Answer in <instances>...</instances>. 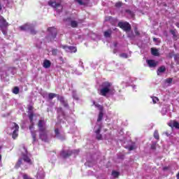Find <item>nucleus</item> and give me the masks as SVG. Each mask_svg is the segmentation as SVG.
I'll return each instance as SVG.
<instances>
[{"label": "nucleus", "mask_w": 179, "mask_h": 179, "mask_svg": "<svg viewBox=\"0 0 179 179\" xmlns=\"http://www.w3.org/2000/svg\"><path fill=\"white\" fill-rule=\"evenodd\" d=\"M115 93V88L113 83L105 81L102 83L99 87V94L104 97H110V96H114Z\"/></svg>", "instance_id": "nucleus-1"}, {"label": "nucleus", "mask_w": 179, "mask_h": 179, "mask_svg": "<svg viewBox=\"0 0 179 179\" xmlns=\"http://www.w3.org/2000/svg\"><path fill=\"white\" fill-rule=\"evenodd\" d=\"M93 103V106H95L96 108H98V110H99V115L97 119V124L95 126L94 131V134H96V139H98V141H101L103 139V136H101V134H100V131H101V128H102V125L101 124H100V121H101V120H103V107L96 103L94 101H92Z\"/></svg>", "instance_id": "nucleus-2"}, {"label": "nucleus", "mask_w": 179, "mask_h": 179, "mask_svg": "<svg viewBox=\"0 0 179 179\" xmlns=\"http://www.w3.org/2000/svg\"><path fill=\"white\" fill-rule=\"evenodd\" d=\"M39 138L41 141L47 142L48 141V131L47 130V124L43 120L38 122Z\"/></svg>", "instance_id": "nucleus-3"}, {"label": "nucleus", "mask_w": 179, "mask_h": 179, "mask_svg": "<svg viewBox=\"0 0 179 179\" xmlns=\"http://www.w3.org/2000/svg\"><path fill=\"white\" fill-rule=\"evenodd\" d=\"M17 132H19V125L15 122L10 123L7 129V134L12 135L13 139H16L19 135Z\"/></svg>", "instance_id": "nucleus-4"}, {"label": "nucleus", "mask_w": 179, "mask_h": 179, "mask_svg": "<svg viewBox=\"0 0 179 179\" xmlns=\"http://www.w3.org/2000/svg\"><path fill=\"white\" fill-rule=\"evenodd\" d=\"M28 110H29L28 115H29V118L30 122L31 124V125L29 126V129L31 131V136H32V138H33V142L34 143V142H36V131H33V129L34 128V124L33 123L34 115H33V112H31V110H33V106H29L28 107Z\"/></svg>", "instance_id": "nucleus-5"}, {"label": "nucleus", "mask_w": 179, "mask_h": 179, "mask_svg": "<svg viewBox=\"0 0 179 179\" xmlns=\"http://www.w3.org/2000/svg\"><path fill=\"white\" fill-rule=\"evenodd\" d=\"M48 96L49 100H52V99H54V97H57V99L60 101V103L62 104V106H64V107H66V108H68V107H69L68 102H66V101H65V99H64V96H60L59 95H58L57 94H54V93H49Z\"/></svg>", "instance_id": "nucleus-6"}, {"label": "nucleus", "mask_w": 179, "mask_h": 179, "mask_svg": "<svg viewBox=\"0 0 179 179\" xmlns=\"http://www.w3.org/2000/svg\"><path fill=\"white\" fill-rule=\"evenodd\" d=\"M19 29L21 31H29L31 34H36L37 31L34 30V27L32 25V24H25L24 25H22L19 27Z\"/></svg>", "instance_id": "nucleus-7"}, {"label": "nucleus", "mask_w": 179, "mask_h": 179, "mask_svg": "<svg viewBox=\"0 0 179 179\" xmlns=\"http://www.w3.org/2000/svg\"><path fill=\"white\" fill-rule=\"evenodd\" d=\"M49 36H46L48 41H54L57 37V29L55 27H50L48 29Z\"/></svg>", "instance_id": "nucleus-8"}, {"label": "nucleus", "mask_w": 179, "mask_h": 179, "mask_svg": "<svg viewBox=\"0 0 179 179\" xmlns=\"http://www.w3.org/2000/svg\"><path fill=\"white\" fill-rule=\"evenodd\" d=\"M55 137H56L57 139H59V141H64L65 139V134L61 127H56L55 129Z\"/></svg>", "instance_id": "nucleus-9"}, {"label": "nucleus", "mask_w": 179, "mask_h": 179, "mask_svg": "<svg viewBox=\"0 0 179 179\" xmlns=\"http://www.w3.org/2000/svg\"><path fill=\"white\" fill-rule=\"evenodd\" d=\"M8 22H6V20L3 18V17H0V29L4 34V36H6L7 31H6V28L8 27Z\"/></svg>", "instance_id": "nucleus-10"}, {"label": "nucleus", "mask_w": 179, "mask_h": 179, "mask_svg": "<svg viewBox=\"0 0 179 179\" xmlns=\"http://www.w3.org/2000/svg\"><path fill=\"white\" fill-rule=\"evenodd\" d=\"M49 6H52V8H54L56 9L57 12H61L62 10V6H61V3H57L55 1H48Z\"/></svg>", "instance_id": "nucleus-11"}, {"label": "nucleus", "mask_w": 179, "mask_h": 179, "mask_svg": "<svg viewBox=\"0 0 179 179\" xmlns=\"http://www.w3.org/2000/svg\"><path fill=\"white\" fill-rule=\"evenodd\" d=\"M118 26L119 27H120V29H122V30H124V31H131V25L129 24V23L124 22H120L118 23Z\"/></svg>", "instance_id": "nucleus-12"}, {"label": "nucleus", "mask_w": 179, "mask_h": 179, "mask_svg": "<svg viewBox=\"0 0 179 179\" xmlns=\"http://www.w3.org/2000/svg\"><path fill=\"white\" fill-rule=\"evenodd\" d=\"M24 150L25 153L22 154V159L25 163H28V164H31V159H30V157L29 156V153H27V150L24 148Z\"/></svg>", "instance_id": "nucleus-13"}, {"label": "nucleus", "mask_w": 179, "mask_h": 179, "mask_svg": "<svg viewBox=\"0 0 179 179\" xmlns=\"http://www.w3.org/2000/svg\"><path fill=\"white\" fill-rule=\"evenodd\" d=\"M61 47L63 50H66V52H76V51H78V49L75 46L62 45Z\"/></svg>", "instance_id": "nucleus-14"}, {"label": "nucleus", "mask_w": 179, "mask_h": 179, "mask_svg": "<svg viewBox=\"0 0 179 179\" xmlns=\"http://www.w3.org/2000/svg\"><path fill=\"white\" fill-rule=\"evenodd\" d=\"M74 1L81 6H90V0H74Z\"/></svg>", "instance_id": "nucleus-15"}, {"label": "nucleus", "mask_w": 179, "mask_h": 179, "mask_svg": "<svg viewBox=\"0 0 179 179\" xmlns=\"http://www.w3.org/2000/svg\"><path fill=\"white\" fill-rule=\"evenodd\" d=\"M147 64L150 68H156L159 64V62L155 61L153 59H149L147 60Z\"/></svg>", "instance_id": "nucleus-16"}, {"label": "nucleus", "mask_w": 179, "mask_h": 179, "mask_svg": "<svg viewBox=\"0 0 179 179\" xmlns=\"http://www.w3.org/2000/svg\"><path fill=\"white\" fill-rule=\"evenodd\" d=\"M168 125L171 127V128H176V129H179V123L176 121L170 122Z\"/></svg>", "instance_id": "nucleus-17"}, {"label": "nucleus", "mask_w": 179, "mask_h": 179, "mask_svg": "<svg viewBox=\"0 0 179 179\" xmlns=\"http://www.w3.org/2000/svg\"><path fill=\"white\" fill-rule=\"evenodd\" d=\"M71 155H72V151L71 150L62 151L61 152V156L64 158L69 157Z\"/></svg>", "instance_id": "nucleus-18"}, {"label": "nucleus", "mask_w": 179, "mask_h": 179, "mask_svg": "<svg viewBox=\"0 0 179 179\" xmlns=\"http://www.w3.org/2000/svg\"><path fill=\"white\" fill-rule=\"evenodd\" d=\"M111 34H113V31L111 29H108L103 33V36L106 38H110V37H111Z\"/></svg>", "instance_id": "nucleus-19"}, {"label": "nucleus", "mask_w": 179, "mask_h": 179, "mask_svg": "<svg viewBox=\"0 0 179 179\" xmlns=\"http://www.w3.org/2000/svg\"><path fill=\"white\" fill-rule=\"evenodd\" d=\"M45 177V174L44 173V171H43L38 172L36 174L37 179H44Z\"/></svg>", "instance_id": "nucleus-20"}, {"label": "nucleus", "mask_w": 179, "mask_h": 179, "mask_svg": "<svg viewBox=\"0 0 179 179\" xmlns=\"http://www.w3.org/2000/svg\"><path fill=\"white\" fill-rule=\"evenodd\" d=\"M50 66H51V62H50V60L45 59L43 62V68H45L47 69L50 68Z\"/></svg>", "instance_id": "nucleus-21"}, {"label": "nucleus", "mask_w": 179, "mask_h": 179, "mask_svg": "<svg viewBox=\"0 0 179 179\" xmlns=\"http://www.w3.org/2000/svg\"><path fill=\"white\" fill-rule=\"evenodd\" d=\"M151 54L155 55V57H159V50L156 48H151Z\"/></svg>", "instance_id": "nucleus-22"}, {"label": "nucleus", "mask_w": 179, "mask_h": 179, "mask_svg": "<svg viewBox=\"0 0 179 179\" xmlns=\"http://www.w3.org/2000/svg\"><path fill=\"white\" fill-rule=\"evenodd\" d=\"M150 99H152V104H157V103H159V98H157V96H151Z\"/></svg>", "instance_id": "nucleus-23"}, {"label": "nucleus", "mask_w": 179, "mask_h": 179, "mask_svg": "<svg viewBox=\"0 0 179 179\" xmlns=\"http://www.w3.org/2000/svg\"><path fill=\"white\" fill-rule=\"evenodd\" d=\"M166 67L164 66H162L159 67L157 70V75H160V73H163V72H165Z\"/></svg>", "instance_id": "nucleus-24"}, {"label": "nucleus", "mask_w": 179, "mask_h": 179, "mask_svg": "<svg viewBox=\"0 0 179 179\" xmlns=\"http://www.w3.org/2000/svg\"><path fill=\"white\" fill-rule=\"evenodd\" d=\"M134 80H131L130 77L126 78V80L123 82V83H126V85H129V83H132Z\"/></svg>", "instance_id": "nucleus-25"}, {"label": "nucleus", "mask_w": 179, "mask_h": 179, "mask_svg": "<svg viewBox=\"0 0 179 179\" xmlns=\"http://www.w3.org/2000/svg\"><path fill=\"white\" fill-rule=\"evenodd\" d=\"M126 13H127V15H128L129 17H134V13L129 10H127Z\"/></svg>", "instance_id": "nucleus-26"}, {"label": "nucleus", "mask_w": 179, "mask_h": 179, "mask_svg": "<svg viewBox=\"0 0 179 179\" xmlns=\"http://www.w3.org/2000/svg\"><path fill=\"white\" fill-rule=\"evenodd\" d=\"M57 113L59 114V118L60 115H62V117H64V111L62 110V108H57Z\"/></svg>", "instance_id": "nucleus-27"}, {"label": "nucleus", "mask_w": 179, "mask_h": 179, "mask_svg": "<svg viewBox=\"0 0 179 179\" xmlns=\"http://www.w3.org/2000/svg\"><path fill=\"white\" fill-rule=\"evenodd\" d=\"M72 96H73V98L75 99V100H79V98L78 97V94H76V91L73 90L72 92Z\"/></svg>", "instance_id": "nucleus-28"}, {"label": "nucleus", "mask_w": 179, "mask_h": 179, "mask_svg": "<svg viewBox=\"0 0 179 179\" xmlns=\"http://www.w3.org/2000/svg\"><path fill=\"white\" fill-rule=\"evenodd\" d=\"M136 148V145H135V143H132L131 145L129 146L128 149L129 150H135Z\"/></svg>", "instance_id": "nucleus-29"}, {"label": "nucleus", "mask_w": 179, "mask_h": 179, "mask_svg": "<svg viewBox=\"0 0 179 179\" xmlns=\"http://www.w3.org/2000/svg\"><path fill=\"white\" fill-rule=\"evenodd\" d=\"M71 27H78V22L74 21V20L71 21Z\"/></svg>", "instance_id": "nucleus-30"}, {"label": "nucleus", "mask_w": 179, "mask_h": 179, "mask_svg": "<svg viewBox=\"0 0 179 179\" xmlns=\"http://www.w3.org/2000/svg\"><path fill=\"white\" fill-rule=\"evenodd\" d=\"M154 138H155V139H157V141H159V131H157V130H155L154 132Z\"/></svg>", "instance_id": "nucleus-31"}, {"label": "nucleus", "mask_w": 179, "mask_h": 179, "mask_svg": "<svg viewBox=\"0 0 179 179\" xmlns=\"http://www.w3.org/2000/svg\"><path fill=\"white\" fill-rule=\"evenodd\" d=\"M112 176L113 177H114L115 178H117V177H118V176H120V173H118L117 171H113L112 172Z\"/></svg>", "instance_id": "nucleus-32"}, {"label": "nucleus", "mask_w": 179, "mask_h": 179, "mask_svg": "<svg viewBox=\"0 0 179 179\" xmlns=\"http://www.w3.org/2000/svg\"><path fill=\"white\" fill-rule=\"evenodd\" d=\"M59 51H58L57 49H52V55H58Z\"/></svg>", "instance_id": "nucleus-33"}, {"label": "nucleus", "mask_w": 179, "mask_h": 179, "mask_svg": "<svg viewBox=\"0 0 179 179\" xmlns=\"http://www.w3.org/2000/svg\"><path fill=\"white\" fill-rule=\"evenodd\" d=\"M13 93H14V94H17L19 93V87H14V89L13 90Z\"/></svg>", "instance_id": "nucleus-34"}, {"label": "nucleus", "mask_w": 179, "mask_h": 179, "mask_svg": "<svg viewBox=\"0 0 179 179\" xmlns=\"http://www.w3.org/2000/svg\"><path fill=\"white\" fill-rule=\"evenodd\" d=\"M20 164H22V159H20L17 162L15 165L16 169H18V167H20Z\"/></svg>", "instance_id": "nucleus-35"}, {"label": "nucleus", "mask_w": 179, "mask_h": 179, "mask_svg": "<svg viewBox=\"0 0 179 179\" xmlns=\"http://www.w3.org/2000/svg\"><path fill=\"white\" fill-rule=\"evenodd\" d=\"M165 82L168 84V85H171V83L173 82V78H167Z\"/></svg>", "instance_id": "nucleus-36"}, {"label": "nucleus", "mask_w": 179, "mask_h": 179, "mask_svg": "<svg viewBox=\"0 0 179 179\" xmlns=\"http://www.w3.org/2000/svg\"><path fill=\"white\" fill-rule=\"evenodd\" d=\"M120 57H121L122 58H129V56H128L127 53H122L120 55Z\"/></svg>", "instance_id": "nucleus-37"}, {"label": "nucleus", "mask_w": 179, "mask_h": 179, "mask_svg": "<svg viewBox=\"0 0 179 179\" xmlns=\"http://www.w3.org/2000/svg\"><path fill=\"white\" fill-rule=\"evenodd\" d=\"M174 59L177 62V64H179V55H175Z\"/></svg>", "instance_id": "nucleus-38"}, {"label": "nucleus", "mask_w": 179, "mask_h": 179, "mask_svg": "<svg viewBox=\"0 0 179 179\" xmlns=\"http://www.w3.org/2000/svg\"><path fill=\"white\" fill-rule=\"evenodd\" d=\"M41 96H43V99H47L48 97V94L47 92H42Z\"/></svg>", "instance_id": "nucleus-39"}, {"label": "nucleus", "mask_w": 179, "mask_h": 179, "mask_svg": "<svg viewBox=\"0 0 179 179\" xmlns=\"http://www.w3.org/2000/svg\"><path fill=\"white\" fill-rule=\"evenodd\" d=\"M171 33L173 36L174 38H176V37H177V34L176 33V30H171Z\"/></svg>", "instance_id": "nucleus-40"}, {"label": "nucleus", "mask_w": 179, "mask_h": 179, "mask_svg": "<svg viewBox=\"0 0 179 179\" xmlns=\"http://www.w3.org/2000/svg\"><path fill=\"white\" fill-rule=\"evenodd\" d=\"M166 113H167V110L166 108H162V115H166Z\"/></svg>", "instance_id": "nucleus-41"}, {"label": "nucleus", "mask_w": 179, "mask_h": 179, "mask_svg": "<svg viewBox=\"0 0 179 179\" xmlns=\"http://www.w3.org/2000/svg\"><path fill=\"white\" fill-rule=\"evenodd\" d=\"M121 5H122V2H117V3H115V6L117 8H120V6H121Z\"/></svg>", "instance_id": "nucleus-42"}, {"label": "nucleus", "mask_w": 179, "mask_h": 179, "mask_svg": "<svg viewBox=\"0 0 179 179\" xmlns=\"http://www.w3.org/2000/svg\"><path fill=\"white\" fill-rule=\"evenodd\" d=\"M73 73H76V75H82V73L78 72V70H75V71L73 72Z\"/></svg>", "instance_id": "nucleus-43"}, {"label": "nucleus", "mask_w": 179, "mask_h": 179, "mask_svg": "<svg viewBox=\"0 0 179 179\" xmlns=\"http://www.w3.org/2000/svg\"><path fill=\"white\" fill-rule=\"evenodd\" d=\"M151 149H156V144H152L151 145Z\"/></svg>", "instance_id": "nucleus-44"}, {"label": "nucleus", "mask_w": 179, "mask_h": 179, "mask_svg": "<svg viewBox=\"0 0 179 179\" xmlns=\"http://www.w3.org/2000/svg\"><path fill=\"white\" fill-rule=\"evenodd\" d=\"M135 33H136V36H139V32L138 31V29H135Z\"/></svg>", "instance_id": "nucleus-45"}, {"label": "nucleus", "mask_w": 179, "mask_h": 179, "mask_svg": "<svg viewBox=\"0 0 179 179\" xmlns=\"http://www.w3.org/2000/svg\"><path fill=\"white\" fill-rule=\"evenodd\" d=\"M113 53H114V54H117V49H114V50H113Z\"/></svg>", "instance_id": "nucleus-46"}, {"label": "nucleus", "mask_w": 179, "mask_h": 179, "mask_svg": "<svg viewBox=\"0 0 179 179\" xmlns=\"http://www.w3.org/2000/svg\"><path fill=\"white\" fill-rule=\"evenodd\" d=\"M156 40H157V38H153V41H156Z\"/></svg>", "instance_id": "nucleus-47"}, {"label": "nucleus", "mask_w": 179, "mask_h": 179, "mask_svg": "<svg viewBox=\"0 0 179 179\" xmlns=\"http://www.w3.org/2000/svg\"><path fill=\"white\" fill-rule=\"evenodd\" d=\"M2 159V156L0 155V162Z\"/></svg>", "instance_id": "nucleus-48"}, {"label": "nucleus", "mask_w": 179, "mask_h": 179, "mask_svg": "<svg viewBox=\"0 0 179 179\" xmlns=\"http://www.w3.org/2000/svg\"><path fill=\"white\" fill-rule=\"evenodd\" d=\"M133 88L136 89V86L134 85Z\"/></svg>", "instance_id": "nucleus-49"}, {"label": "nucleus", "mask_w": 179, "mask_h": 179, "mask_svg": "<svg viewBox=\"0 0 179 179\" xmlns=\"http://www.w3.org/2000/svg\"><path fill=\"white\" fill-rule=\"evenodd\" d=\"M1 9H2V7H1V5H0V10H1Z\"/></svg>", "instance_id": "nucleus-50"}, {"label": "nucleus", "mask_w": 179, "mask_h": 179, "mask_svg": "<svg viewBox=\"0 0 179 179\" xmlns=\"http://www.w3.org/2000/svg\"><path fill=\"white\" fill-rule=\"evenodd\" d=\"M62 69V71H64V72H65V69Z\"/></svg>", "instance_id": "nucleus-51"}, {"label": "nucleus", "mask_w": 179, "mask_h": 179, "mask_svg": "<svg viewBox=\"0 0 179 179\" xmlns=\"http://www.w3.org/2000/svg\"><path fill=\"white\" fill-rule=\"evenodd\" d=\"M128 36H129V37H132V36H131V35H128Z\"/></svg>", "instance_id": "nucleus-52"}, {"label": "nucleus", "mask_w": 179, "mask_h": 179, "mask_svg": "<svg viewBox=\"0 0 179 179\" xmlns=\"http://www.w3.org/2000/svg\"><path fill=\"white\" fill-rule=\"evenodd\" d=\"M1 78H5L3 76H1Z\"/></svg>", "instance_id": "nucleus-53"}, {"label": "nucleus", "mask_w": 179, "mask_h": 179, "mask_svg": "<svg viewBox=\"0 0 179 179\" xmlns=\"http://www.w3.org/2000/svg\"><path fill=\"white\" fill-rule=\"evenodd\" d=\"M0 150H1V147H0Z\"/></svg>", "instance_id": "nucleus-54"}]
</instances>
